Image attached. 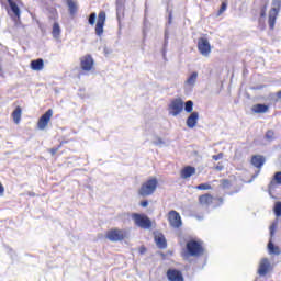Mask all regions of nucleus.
Instances as JSON below:
<instances>
[{
  "instance_id": "f257e3e1",
  "label": "nucleus",
  "mask_w": 281,
  "mask_h": 281,
  "mask_svg": "<svg viewBox=\"0 0 281 281\" xmlns=\"http://www.w3.org/2000/svg\"><path fill=\"white\" fill-rule=\"evenodd\" d=\"M201 256H205V246H203V241L195 239L187 241L182 258L188 260V258H201Z\"/></svg>"
},
{
  "instance_id": "4468645a",
  "label": "nucleus",
  "mask_w": 281,
  "mask_h": 281,
  "mask_svg": "<svg viewBox=\"0 0 281 281\" xmlns=\"http://www.w3.org/2000/svg\"><path fill=\"white\" fill-rule=\"evenodd\" d=\"M167 280L169 281H186L183 278V272L181 270H177L175 268H170L167 270Z\"/></svg>"
},
{
  "instance_id": "6ab92c4d",
  "label": "nucleus",
  "mask_w": 281,
  "mask_h": 281,
  "mask_svg": "<svg viewBox=\"0 0 281 281\" xmlns=\"http://www.w3.org/2000/svg\"><path fill=\"white\" fill-rule=\"evenodd\" d=\"M269 267H271L269 259L267 258L261 259L259 269H258L259 276H267V273H269Z\"/></svg>"
},
{
  "instance_id": "b1692460",
  "label": "nucleus",
  "mask_w": 281,
  "mask_h": 281,
  "mask_svg": "<svg viewBox=\"0 0 281 281\" xmlns=\"http://www.w3.org/2000/svg\"><path fill=\"white\" fill-rule=\"evenodd\" d=\"M251 111L252 113H267L269 111V105L258 103L252 106Z\"/></svg>"
},
{
  "instance_id": "72a5a7b5",
  "label": "nucleus",
  "mask_w": 281,
  "mask_h": 281,
  "mask_svg": "<svg viewBox=\"0 0 281 281\" xmlns=\"http://www.w3.org/2000/svg\"><path fill=\"white\" fill-rule=\"evenodd\" d=\"M223 157H225V154L220 153L217 155H213L212 159H213V161H218L220 159H223Z\"/></svg>"
},
{
  "instance_id": "f8f14e48",
  "label": "nucleus",
  "mask_w": 281,
  "mask_h": 281,
  "mask_svg": "<svg viewBox=\"0 0 281 281\" xmlns=\"http://www.w3.org/2000/svg\"><path fill=\"white\" fill-rule=\"evenodd\" d=\"M106 23V12L101 11L98 14V20L95 24V34L97 36H102L104 34V24Z\"/></svg>"
},
{
  "instance_id": "2f4dec72",
  "label": "nucleus",
  "mask_w": 281,
  "mask_h": 281,
  "mask_svg": "<svg viewBox=\"0 0 281 281\" xmlns=\"http://www.w3.org/2000/svg\"><path fill=\"white\" fill-rule=\"evenodd\" d=\"M97 14H95V12H93V13H91L90 14V16H89V19H88V23H89V25H95V19H97Z\"/></svg>"
},
{
  "instance_id": "37998d69",
  "label": "nucleus",
  "mask_w": 281,
  "mask_h": 281,
  "mask_svg": "<svg viewBox=\"0 0 281 281\" xmlns=\"http://www.w3.org/2000/svg\"><path fill=\"white\" fill-rule=\"evenodd\" d=\"M218 201H220L221 203H223V198H220Z\"/></svg>"
},
{
  "instance_id": "dca6fc26",
  "label": "nucleus",
  "mask_w": 281,
  "mask_h": 281,
  "mask_svg": "<svg viewBox=\"0 0 281 281\" xmlns=\"http://www.w3.org/2000/svg\"><path fill=\"white\" fill-rule=\"evenodd\" d=\"M265 156L262 155H254L251 157L250 164L255 167L258 168V170H260L263 166H265Z\"/></svg>"
},
{
  "instance_id": "1a4fd4ad",
  "label": "nucleus",
  "mask_w": 281,
  "mask_h": 281,
  "mask_svg": "<svg viewBox=\"0 0 281 281\" xmlns=\"http://www.w3.org/2000/svg\"><path fill=\"white\" fill-rule=\"evenodd\" d=\"M168 109L170 115L177 117V115H180L183 112V100L181 98H176L171 100Z\"/></svg>"
},
{
  "instance_id": "423d86ee",
  "label": "nucleus",
  "mask_w": 281,
  "mask_h": 281,
  "mask_svg": "<svg viewBox=\"0 0 281 281\" xmlns=\"http://www.w3.org/2000/svg\"><path fill=\"white\" fill-rule=\"evenodd\" d=\"M80 69L82 74H91L95 67V60L91 54H87L79 58Z\"/></svg>"
},
{
  "instance_id": "9b49d317",
  "label": "nucleus",
  "mask_w": 281,
  "mask_h": 281,
  "mask_svg": "<svg viewBox=\"0 0 281 281\" xmlns=\"http://www.w3.org/2000/svg\"><path fill=\"white\" fill-rule=\"evenodd\" d=\"M198 50L202 56H210V54H212V46L210 45V41H207L205 37L199 38Z\"/></svg>"
},
{
  "instance_id": "f3484780",
  "label": "nucleus",
  "mask_w": 281,
  "mask_h": 281,
  "mask_svg": "<svg viewBox=\"0 0 281 281\" xmlns=\"http://www.w3.org/2000/svg\"><path fill=\"white\" fill-rule=\"evenodd\" d=\"M193 175H196V168L192 166H186L180 171L181 179H190V177H192Z\"/></svg>"
},
{
  "instance_id": "393cba45",
  "label": "nucleus",
  "mask_w": 281,
  "mask_h": 281,
  "mask_svg": "<svg viewBox=\"0 0 281 281\" xmlns=\"http://www.w3.org/2000/svg\"><path fill=\"white\" fill-rule=\"evenodd\" d=\"M60 24L58 22H54L52 31L53 38H60Z\"/></svg>"
},
{
  "instance_id": "9d476101",
  "label": "nucleus",
  "mask_w": 281,
  "mask_h": 281,
  "mask_svg": "<svg viewBox=\"0 0 281 281\" xmlns=\"http://www.w3.org/2000/svg\"><path fill=\"white\" fill-rule=\"evenodd\" d=\"M54 115V110L48 109L37 121L38 131H45L52 122V117Z\"/></svg>"
},
{
  "instance_id": "e433bc0d",
  "label": "nucleus",
  "mask_w": 281,
  "mask_h": 281,
  "mask_svg": "<svg viewBox=\"0 0 281 281\" xmlns=\"http://www.w3.org/2000/svg\"><path fill=\"white\" fill-rule=\"evenodd\" d=\"M231 184H232V182H231L228 179L222 180V186H223L224 188H227V186H231Z\"/></svg>"
},
{
  "instance_id": "aec40b11",
  "label": "nucleus",
  "mask_w": 281,
  "mask_h": 281,
  "mask_svg": "<svg viewBox=\"0 0 281 281\" xmlns=\"http://www.w3.org/2000/svg\"><path fill=\"white\" fill-rule=\"evenodd\" d=\"M199 122V112H191V114L187 119L188 128H194Z\"/></svg>"
},
{
  "instance_id": "39448f33",
  "label": "nucleus",
  "mask_w": 281,
  "mask_h": 281,
  "mask_svg": "<svg viewBox=\"0 0 281 281\" xmlns=\"http://www.w3.org/2000/svg\"><path fill=\"white\" fill-rule=\"evenodd\" d=\"M281 10V0H272V8L268 13V24L270 30L276 29V21H278V14H280Z\"/></svg>"
},
{
  "instance_id": "0eeeda50",
  "label": "nucleus",
  "mask_w": 281,
  "mask_h": 281,
  "mask_svg": "<svg viewBox=\"0 0 281 281\" xmlns=\"http://www.w3.org/2000/svg\"><path fill=\"white\" fill-rule=\"evenodd\" d=\"M276 229H278V222H273L269 227L270 241L268 243V251L273 256H280L281 254L280 247L273 245V241H272L273 236H276Z\"/></svg>"
},
{
  "instance_id": "c9c22d12",
  "label": "nucleus",
  "mask_w": 281,
  "mask_h": 281,
  "mask_svg": "<svg viewBox=\"0 0 281 281\" xmlns=\"http://www.w3.org/2000/svg\"><path fill=\"white\" fill-rule=\"evenodd\" d=\"M58 150H60V145L57 146V147L50 148L48 151H49L50 155L54 157V155H56V153H58Z\"/></svg>"
},
{
  "instance_id": "a211bd4d",
  "label": "nucleus",
  "mask_w": 281,
  "mask_h": 281,
  "mask_svg": "<svg viewBox=\"0 0 281 281\" xmlns=\"http://www.w3.org/2000/svg\"><path fill=\"white\" fill-rule=\"evenodd\" d=\"M10 7V10L13 12L14 16L16 19H21V9L19 8V4L14 0H4ZM1 3H3V0H1Z\"/></svg>"
},
{
  "instance_id": "79ce46f5",
  "label": "nucleus",
  "mask_w": 281,
  "mask_h": 281,
  "mask_svg": "<svg viewBox=\"0 0 281 281\" xmlns=\"http://www.w3.org/2000/svg\"><path fill=\"white\" fill-rule=\"evenodd\" d=\"M1 74H3V68H1V66H0V75H1Z\"/></svg>"
},
{
  "instance_id": "5701e85b",
  "label": "nucleus",
  "mask_w": 281,
  "mask_h": 281,
  "mask_svg": "<svg viewBox=\"0 0 281 281\" xmlns=\"http://www.w3.org/2000/svg\"><path fill=\"white\" fill-rule=\"evenodd\" d=\"M21 115H23V109H21V106H16L11 114L14 124H21Z\"/></svg>"
},
{
  "instance_id": "ea45409f",
  "label": "nucleus",
  "mask_w": 281,
  "mask_h": 281,
  "mask_svg": "<svg viewBox=\"0 0 281 281\" xmlns=\"http://www.w3.org/2000/svg\"><path fill=\"white\" fill-rule=\"evenodd\" d=\"M215 170H218V171L223 170V165H217V166L215 167Z\"/></svg>"
},
{
  "instance_id": "4be33fe9",
  "label": "nucleus",
  "mask_w": 281,
  "mask_h": 281,
  "mask_svg": "<svg viewBox=\"0 0 281 281\" xmlns=\"http://www.w3.org/2000/svg\"><path fill=\"white\" fill-rule=\"evenodd\" d=\"M44 67L45 61L41 58L31 61V69H33V71H43Z\"/></svg>"
},
{
  "instance_id": "c756f323",
  "label": "nucleus",
  "mask_w": 281,
  "mask_h": 281,
  "mask_svg": "<svg viewBox=\"0 0 281 281\" xmlns=\"http://www.w3.org/2000/svg\"><path fill=\"white\" fill-rule=\"evenodd\" d=\"M273 212H274L277 217L281 216V202H276L274 203Z\"/></svg>"
},
{
  "instance_id": "bb28decb",
  "label": "nucleus",
  "mask_w": 281,
  "mask_h": 281,
  "mask_svg": "<svg viewBox=\"0 0 281 281\" xmlns=\"http://www.w3.org/2000/svg\"><path fill=\"white\" fill-rule=\"evenodd\" d=\"M271 186H281V171H277L271 180Z\"/></svg>"
},
{
  "instance_id": "4c0bfd02",
  "label": "nucleus",
  "mask_w": 281,
  "mask_h": 281,
  "mask_svg": "<svg viewBox=\"0 0 281 281\" xmlns=\"http://www.w3.org/2000/svg\"><path fill=\"white\" fill-rule=\"evenodd\" d=\"M139 205L140 207H148V200L140 201Z\"/></svg>"
},
{
  "instance_id": "cd10ccee",
  "label": "nucleus",
  "mask_w": 281,
  "mask_h": 281,
  "mask_svg": "<svg viewBox=\"0 0 281 281\" xmlns=\"http://www.w3.org/2000/svg\"><path fill=\"white\" fill-rule=\"evenodd\" d=\"M193 109H194V102L187 101L186 104H184V111L187 113H192Z\"/></svg>"
},
{
  "instance_id": "2eb2a0df",
  "label": "nucleus",
  "mask_w": 281,
  "mask_h": 281,
  "mask_svg": "<svg viewBox=\"0 0 281 281\" xmlns=\"http://www.w3.org/2000/svg\"><path fill=\"white\" fill-rule=\"evenodd\" d=\"M154 240H155L158 249H166V247H168V241L166 240L164 233L155 234Z\"/></svg>"
},
{
  "instance_id": "f03ea898",
  "label": "nucleus",
  "mask_w": 281,
  "mask_h": 281,
  "mask_svg": "<svg viewBox=\"0 0 281 281\" xmlns=\"http://www.w3.org/2000/svg\"><path fill=\"white\" fill-rule=\"evenodd\" d=\"M159 187V180L156 177H150L144 181L138 189V196L146 199V196H153L157 192Z\"/></svg>"
},
{
  "instance_id": "f704fd0d",
  "label": "nucleus",
  "mask_w": 281,
  "mask_h": 281,
  "mask_svg": "<svg viewBox=\"0 0 281 281\" xmlns=\"http://www.w3.org/2000/svg\"><path fill=\"white\" fill-rule=\"evenodd\" d=\"M260 16L261 19H265L267 16V4H265L260 10Z\"/></svg>"
},
{
  "instance_id": "20e7f679",
  "label": "nucleus",
  "mask_w": 281,
  "mask_h": 281,
  "mask_svg": "<svg viewBox=\"0 0 281 281\" xmlns=\"http://www.w3.org/2000/svg\"><path fill=\"white\" fill-rule=\"evenodd\" d=\"M105 238L110 240V243H122V240L128 238V232L126 229L111 228L106 232Z\"/></svg>"
},
{
  "instance_id": "473e14b6",
  "label": "nucleus",
  "mask_w": 281,
  "mask_h": 281,
  "mask_svg": "<svg viewBox=\"0 0 281 281\" xmlns=\"http://www.w3.org/2000/svg\"><path fill=\"white\" fill-rule=\"evenodd\" d=\"M225 10H227V2H222V5H221L220 10L217 11V16H221V14H223V12H225Z\"/></svg>"
},
{
  "instance_id": "a19ab883",
  "label": "nucleus",
  "mask_w": 281,
  "mask_h": 281,
  "mask_svg": "<svg viewBox=\"0 0 281 281\" xmlns=\"http://www.w3.org/2000/svg\"><path fill=\"white\" fill-rule=\"evenodd\" d=\"M277 98L281 100V91L277 92Z\"/></svg>"
},
{
  "instance_id": "7ed1b4c3",
  "label": "nucleus",
  "mask_w": 281,
  "mask_h": 281,
  "mask_svg": "<svg viewBox=\"0 0 281 281\" xmlns=\"http://www.w3.org/2000/svg\"><path fill=\"white\" fill-rule=\"evenodd\" d=\"M131 218L136 227L140 229H153V221L144 213H132Z\"/></svg>"
},
{
  "instance_id": "a878e982",
  "label": "nucleus",
  "mask_w": 281,
  "mask_h": 281,
  "mask_svg": "<svg viewBox=\"0 0 281 281\" xmlns=\"http://www.w3.org/2000/svg\"><path fill=\"white\" fill-rule=\"evenodd\" d=\"M199 78L198 72H192L191 76L187 79L186 85L189 87H194L196 85V79Z\"/></svg>"
},
{
  "instance_id": "412c9836",
  "label": "nucleus",
  "mask_w": 281,
  "mask_h": 281,
  "mask_svg": "<svg viewBox=\"0 0 281 281\" xmlns=\"http://www.w3.org/2000/svg\"><path fill=\"white\" fill-rule=\"evenodd\" d=\"M66 3L70 16H76V14H78V3L75 0H66Z\"/></svg>"
},
{
  "instance_id": "58836bf2",
  "label": "nucleus",
  "mask_w": 281,
  "mask_h": 281,
  "mask_svg": "<svg viewBox=\"0 0 281 281\" xmlns=\"http://www.w3.org/2000/svg\"><path fill=\"white\" fill-rule=\"evenodd\" d=\"M5 192V188H3V184L0 182V194H3Z\"/></svg>"
},
{
  "instance_id": "7c9ffc66",
  "label": "nucleus",
  "mask_w": 281,
  "mask_h": 281,
  "mask_svg": "<svg viewBox=\"0 0 281 281\" xmlns=\"http://www.w3.org/2000/svg\"><path fill=\"white\" fill-rule=\"evenodd\" d=\"M276 137V132H273V130H268L266 132V139H268L269 142H271V139H274Z\"/></svg>"
},
{
  "instance_id": "ddd939ff",
  "label": "nucleus",
  "mask_w": 281,
  "mask_h": 281,
  "mask_svg": "<svg viewBox=\"0 0 281 281\" xmlns=\"http://www.w3.org/2000/svg\"><path fill=\"white\" fill-rule=\"evenodd\" d=\"M198 203L200 207H210L214 203V195L210 193L199 195Z\"/></svg>"
},
{
  "instance_id": "c85d7f7f",
  "label": "nucleus",
  "mask_w": 281,
  "mask_h": 281,
  "mask_svg": "<svg viewBox=\"0 0 281 281\" xmlns=\"http://www.w3.org/2000/svg\"><path fill=\"white\" fill-rule=\"evenodd\" d=\"M195 190H212V184L210 182L201 183L195 187Z\"/></svg>"
},
{
  "instance_id": "6e6552de",
  "label": "nucleus",
  "mask_w": 281,
  "mask_h": 281,
  "mask_svg": "<svg viewBox=\"0 0 281 281\" xmlns=\"http://www.w3.org/2000/svg\"><path fill=\"white\" fill-rule=\"evenodd\" d=\"M167 220H168L170 227H172V229H181V227L183 226V221L181 220V214H179V212H177L175 210H171L168 212Z\"/></svg>"
}]
</instances>
